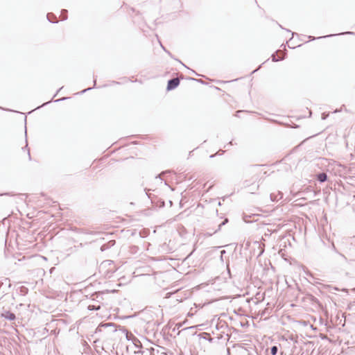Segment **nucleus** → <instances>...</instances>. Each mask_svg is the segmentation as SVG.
I'll return each instance as SVG.
<instances>
[{
    "label": "nucleus",
    "instance_id": "obj_1",
    "mask_svg": "<svg viewBox=\"0 0 355 355\" xmlns=\"http://www.w3.org/2000/svg\"><path fill=\"white\" fill-rule=\"evenodd\" d=\"M135 346L136 348H138L139 349L137 351L135 352V354L136 355H154L153 354L154 349L153 348H143L141 345H137L135 343Z\"/></svg>",
    "mask_w": 355,
    "mask_h": 355
},
{
    "label": "nucleus",
    "instance_id": "obj_2",
    "mask_svg": "<svg viewBox=\"0 0 355 355\" xmlns=\"http://www.w3.org/2000/svg\"><path fill=\"white\" fill-rule=\"evenodd\" d=\"M180 85V79L178 78H173L168 80L166 90L171 91Z\"/></svg>",
    "mask_w": 355,
    "mask_h": 355
},
{
    "label": "nucleus",
    "instance_id": "obj_3",
    "mask_svg": "<svg viewBox=\"0 0 355 355\" xmlns=\"http://www.w3.org/2000/svg\"><path fill=\"white\" fill-rule=\"evenodd\" d=\"M344 34L355 35V33L354 32H351V31H347V32H345V33H338V34H330V35H324V36L318 37H315L313 36L309 35V36H308V38L309 39L310 41H313V40H318V39H321V38H326V37H334V36H336V35H344Z\"/></svg>",
    "mask_w": 355,
    "mask_h": 355
},
{
    "label": "nucleus",
    "instance_id": "obj_4",
    "mask_svg": "<svg viewBox=\"0 0 355 355\" xmlns=\"http://www.w3.org/2000/svg\"><path fill=\"white\" fill-rule=\"evenodd\" d=\"M1 317L9 321H13L16 319L15 314L10 311H3L1 313Z\"/></svg>",
    "mask_w": 355,
    "mask_h": 355
},
{
    "label": "nucleus",
    "instance_id": "obj_5",
    "mask_svg": "<svg viewBox=\"0 0 355 355\" xmlns=\"http://www.w3.org/2000/svg\"><path fill=\"white\" fill-rule=\"evenodd\" d=\"M270 198L271 201L277 202L283 198V193L281 191H277V193H272L270 195Z\"/></svg>",
    "mask_w": 355,
    "mask_h": 355
},
{
    "label": "nucleus",
    "instance_id": "obj_6",
    "mask_svg": "<svg viewBox=\"0 0 355 355\" xmlns=\"http://www.w3.org/2000/svg\"><path fill=\"white\" fill-rule=\"evenodd\" d=\"M228 222V219L227 218H225L222 223H220L219 225H218V229H216V230H214V232H207L206 233H205V235L207 236H212L214 234L218 232V231L220 230L221 229V227L224 225H225Z\"/></svg>",
    "mask_w": 355,
    "mask_h": 355
},
{
    "label": "nucleus",
    "instance_id": "obj_7",
    "mask_svg": "<svg viewBox=\"0 0 355 355\" xmlns=\"http://www.w3.org/2000/svg\"><path fill=\"white\" fill-rule=\"evenodd\" d=\"M316 179L320 183L324 182L327 180V175L325 173H320L316 175Z\"/></svg>",
    "mask_w": 355,
    "mask_h": 355
},
{
    "label": "nucleus",
    "instance_id": "obj_8",
    "mask_svg": "<svg viewBox=\"0 0 355 355\" xmlns=\"http://www.w3.org/2000/svg\"><path fill=\"white\" fill-rule=\"evenodd\" d=\"M112 264V263L110 260L103 261L99 266L100 272H102L104 270V269H105L108 266H110Z\"/></svg>",
    "mask_w": 355,
    "mask_h": 355
},
{
    "label": "nucleus",
    "instance_id": "obj_9",
    "mask_svg": "<svg viewBox=\"0 0 355 355\" xmlns=\"http://www.w3.org/2000/svg\"><path fill=\"white\" fill-rule=\"evenodd\" d=\"M199 336L201 338L205 339L208 340L209 343H212L214 340V338L211 337L210 334L207 332H203L199 334Z\"/></svg>",
    "mask_w": 355,
    "mask_h": 355
},
{
    "label": "nucleus",
    "instance_id": "obj_10",
    "mask_svg": "<svg viewBox=\"0 0 355 355\" xmlns=\"http://www.w3.org/2000/svg\"><path fill=\"white\" fill-rule=\"evenodd\" d=\"M47 19L51 23H58V21L56 20V16L53 15V13H48L47 15Z\"/></svg>",
    "mask_w": 355,
    "mask_h": 355
},
{
    "label": "nucleus",
    "instance_id": "obj_11",
    "mask_svg": "<svg viewBox=\"0 0 355 355\" xmlns=\"http://www.w3.org/2000/svg\"><path fill=\"white\" fill-rule=\"evenodd\" d=\"M100 309H101V305L100 304H97V305L89 304L87 306V309L89 310V311H98Z\"/></svg>",
    "mask_w": 355,
    "mask_h": 355
},
{
    "label": "nucleus",
    "instance_id": "obj_12",
    "mask_svg": "<svg viewBox=\"0 0 355 355\" xmlns=\"http://www.w3.org/2000/svg\"><path fill=\"white\" fill-rule=\"evenodd\" d=\"M67 10L63 9L61 10L60 17L62 20L67 19Z\"/></svg>",
    "mask_w": 355,
    "mask_h": 355
},
{
    "label": "nucleus",
    "instance_id": "obj_13",
    "mask_svg": "<svg viewBox=\"0 0 355 355\" xmlns=\"http://www.w3.org/2000/svg\"><path fill=\"white\" fill-rule=\"evenodd\" d=\"M94 86H93L92 87H88V88L85 89H83V91H81V92H80V94H84V93H85L86 92H87V91H89V90H91V89H92L94 87H95V86H96V76H94Z\"/></svg>",
    "mask_w": 355,
    "mask_h": 355
},
{
    "label": "nucleus",
    "instance_id": "obj_14",
    "mask_svg": "<svg viewBox=\"0 0 355 355\" xmlns=\"http://www.w3.org/2000/svg\"><path fill=\"white\" fill-rule=\"evenodd\" d=\"M28 289L25 286H22L19 288V292H20L21 295H26L28 293Z\"/></svg>",
    "mask_w": 355,
    "mask_h": 355
},
{
    "label": "nucleus",
    "instance_id": "obj_15",
    "mask_svg": "<svg viewBox=\"0 0 355 355\" xmlns=\"http://www.w3.org/2000/svg\"><path fill=\"white\" fill-rule=\"evenodd\" d=\"M278 352V347L276 345H274L270 347V354L271 355H277Z\"/></svg>",
    "mask_w": 355,
    "mask_h": 355
},
{
    "label": "nucleus",
    "instance_id": "obj_16",
    "mask_svg": "<svg viewBox=\"0 0 355 355\" xmlns=\"http://www.w3.org/2000/svg\"><path fill=\"white\" fill-rule=\"evenodd\" d=\"M225 153L224 150H220L219 151H218L216 154H212L209 156L210 158H214L217 155H223V153Z\"/></svg>",
    "mask_w": 355,
    "mask_h": 355
},
{
    "label": "nucleus",
    "instance_id": "obj_17",
    "mask_svg": "<svg viewBox=\"0 0 355 355\" xmlns=\"http://www.w3.org/2000/svg\"><path fill=\"white\" fill-rule=\"evenodd\" d=\"M282 60H284V58H277L275 55H272V62H278Z\"/></svg>",
    "mask_w": 355,
    "mask_h": 355
},
{
    "label": "nucleus",
    "instance_id": "obj_18",
    "mask_svg": "<svg viewBox=\"0 0 355 355\" xmlns=\"http://www.w3.org/2000/svg\"><path fill=\"white\" fill-rule=\"evenodd\" d=\"M25 149L27 150L28 155V159H29V160H31V156L30 150L28 148V144H26V145L24 147L22 148V150H25Z\"/></svg>",
    "mask_w": 355,
    "mask_h": 355
},
{
    "label": "nucleus",
    "instance_id": "obj_19",
    "mask_svg": "<svg viewBox=\"0 0 355 355\" xmlns=\"http://www.w3.org/2000/svg\"><path fill=\"white\" fill-rule=\"evenodd\" d=\"M160 46L162 48V49L166 52L167 53L171 58H173V55L171 53L170 51H168V50L166 49V48L162 44V43H160Z\"/></svg>",
    "mask_w": 355,
    "mask_h": 355
},
{
    "label": "nucleus",
    "instance_id": "obj_20",
    "mask_svg": "<svg viewBox=\"0 0 355 355\" xmlns=\"http://www.w3.org/2000/svg\"><path fill=\"white\" fill-rule=\"evenodd\" d=\"M227 272L229 275V277L231 278L232 277V274H231V271H230V264H229V262L227 263Z\"/></svg>",
    "mask_w": 355,
    "mask_h": 355
},
{
    "label": "nucleus",
    "instance_id": "obj_21",
    "mask_svg": "<svg viewBox=\"0 0 355 355\" xmlns=\"http://www.w3.org/2000/svg\"><path fill=\"white\" fill-rule=\"evenodd\" d=\"M67 98H68L67 97H63V98H61L55 100V102L62 101H64V100H66Z\"/></svg>",
    "mask_w": 355,
    "mask_h": 355
},
{
    "label": "nucleus",
    "instance_id": "obj_22",
    "mask_svg": "<svg viewBox=\"0 0 355 355\" xmlns=\"http://www.w3.org/2000/svg\"><path fill=\"white\" fill-rule=\"evenodd\" d=\"M51 101H52V99H51V101H48V102L45 103H43L41 106L37 107V109H38V108H40V107H42V106H44V105H46L49 104V103H51Z\"/></svg>",
    "mask_w": 355,
    "mask_h": 355
},
{
    "label": "nucleus",
    "instance_id": "obj_23",
    "mask_svg": "<svg viewBox=\"0 0 355 355\" xmlns=\"http://www.w3.org/2000/svg\"><path fill=\"white\" fill-rule=\"evenodd\" d=\"M191 79L193 80H196L197 82L201 83L202 84L204 83V82L202 80H200V79H195V78H192Z\"/></svg>",
    "mask_w": 355,
    "mask_h": 355
},
{
    "label": "nucleus",
    "instance_id": "obj_24",
    "mask_svg": "<svg viewBox=\"0 0 355 355\" xmlns=\"http://www.w3.org/2000/svg\"><path fill=\"white\" fill-rule=\"evenodd\" d=\"M327 117V115H326L324 113L322 114V119L325 120Z\"/></svg>",
    "mask_w": 355,
    "mask_h": 355
},
{
    "label": "nucleus",
    "instance_id": "obj_25",
    "mask_svg": "<svg viewBox=\"0 0 355 355\" xmlns=\"http://www.w3.org/2000/svg\"><path fill=\"white\" fill-rule=\"evenodd\" d=\"M225 253H226V251L225 250H223L222 251H220V256H223V254Z\"/></svg>",
    "mask_w": 355,
    "mask_h": 355
},
{
    "label": "nucleus",
    "instance_id": "obj_26",
    "mask_svg": "<svg viewBox=\"0 0 355 355\" xmlns=\"http://www.w3.org/2000/svg\"><path fill=\"white\" fill-rule=\"evenodd\" d=\"M62 89V87H60V89L57 91V92L55 93V94L53 96V98H54L55 96H57V94H58V92H59Z\"/></svg>",
    "mask_w": 355,
    "mask_h": 355
},
{
    "label": "nucleus",
    "instance_id": "obj_27",
    "mask_svg": "<svg viewBox=\"0 0 355 355\" xmlns=\"http://www.w3.org/2000/svg\"><path fill=\"white\" fill-rule=\"evenodd\" d=\"M96 295V299H98L99 297H102L101 295V294H96V295H93V296Z\"/></svg>",
    "mask_w": 355,
    "mask_h": 355
},
{
    "label": "nucleus",
    "instance_id": "obj_28",
    "mask_svg": "<svg viewBox=\"0 0 355 355\" xmlns=\"http://www.w3.org/2000/svg\"><path fill=\"white\" fill-rule=\"evenodd\" d=\"M340 255L345 259L347 260V258L345 257V255L340 254Z\"/></svg>",
    "mask_w": 355,
    "mask_h": 355
},
{
    "label": "nucleus",
    "instance_id": "obj_29",
    "mask_svg": "<svg viewBox=\"0 0 355 355\" xmlns=\"http://www.w3.org/2000/svg\"><path fill=\"white\" fill-rule=\"evenodd\" d=\"M104 250H105V245H103V246L101 247V251H103Z\"/></svg>",
    "mask_w": 355,
    "mask_h": 355
},
{
    "label": "nucleus",
    "instance_id": "obj_30",
    "mask_svg": "<svg viewBox=\"0 0 355 355\" xmlns=\"http://www.w3.org/2000/svg\"><path fill=\"white\" fill-rule=\"evenodd\" d=\"M220 259L221 261H223V256H220Z\"/></svg>",
    "mask_w": 355,
    "mask_h": 355
},
{
    "label": "nucleus",
    "instance_id": "obj_31",
    "mask_svg": "<svg viewBox=\"0 0 355 355\" xmlns=\"http://www.w3.org/2000/svg\"><path fill=\"white\" fill-rule=\"evenodd\" d=\"M109 272H110V270H108L107 273H109ZM110 273L111 274L114 273V270L110 271Z\"/></svg>",
    "mask_w": 355,
    "mask_h": 355
},
{
    "label": "nucleus",
    "instance_id": "obj_32",
    "mask_svg": "<svg viewBox=\"0 0 355 355\" xmlns=\"http://www.w3.org/2000/svg\"><path fill=\"white\" fill-rule=\"evenodd\" d=\"M2 195H10L9 193H3V194H1V196Z\"/></svg>",
    "mask_w": 355,
    "mask_h": 355
},
{
    "label": "nucleus",
    "instance_id": "obj_33",
    "mask_svg": "<svg viewBox=\"0 0 355 355\" xmlns=\"http://www.w3.org/2000/svg\"><path fill=\"white\" fill-rule=\"evenodd\" d=\"M161 175H162V174L158 175L156 178H159L161 179V178H161Z\"/></svg>",
    "mask_w": 355,
    "mask_h": 355
},
{
    "label": "nucleus",
    "instance_id": "obj_34",
    "mask_svg": "<svg viewBox=\"0 0 355 355\" xmlns=\"http://www.w3.org/2000/svg\"><path fill=\"white\" fill-rule=\"evenodd\" d=\"M218 205L219 206H220V205H221V202L219 201V202H218Z\"/></svg>",
    "mask_w": 355,
    "mask_h": 355
},
{
    "label": "nucleus",
    "instance_id": "obj_35",
    "mask_svg": "<svg viewBox=\"0 0 355 355\" xmlns=\"http://www.w3.org/2000/svg\"><path fill=\"white\" fill-rule=\"evenodd\" d=\"M106 326H112L111 324H106Z\"/></svg>",
    "mask_w": 355,
    "mask_h": 355
},
{
    "label": "nucleus",
    "instance_id": "obj_36",
    "mask_svg": "<svg viewBox=\"0 0 355 355\" xmlns=\"http://www.w3.org/2000/svg\"><path fill=\"white\" fill-rule=\"evenodd\" d=\"M228 145H232V141H230V142L228 144Z\"/></svg>",
    "mask_w": 355,
    "mask_h": 355
},
{
    "label": "nucleus",
    "instance_id": "obj_37",
    "mask_svg": "<svg viewBox=\"0 0 355 355\" xmlns=\"http://www.w3.org/2000/svg\"><path fill=\"white\" fill-rule=\"evenodd\" d=\"M146 195H147L148 196V198H150L149 195L148 194L147 192H146Z\"/></svg>",
    "mask_w": 355,
    "mask_h": 355
},
{
    "label": "nucleus",
    "instance_id": "obj_38",
    "mask_svg": "<svg viewBox=\"0 0 355 355\" xmlns=\"http://www.w3.org/2000/svg\"><path fill=\"white\" fill-rule=\"evenodd\" d=\"M166 173H167V171H164V172L162 173V174H165Z\"/></svg>",
    "mask_w": 355,
    "mask_h": 355
}]
</instances>
